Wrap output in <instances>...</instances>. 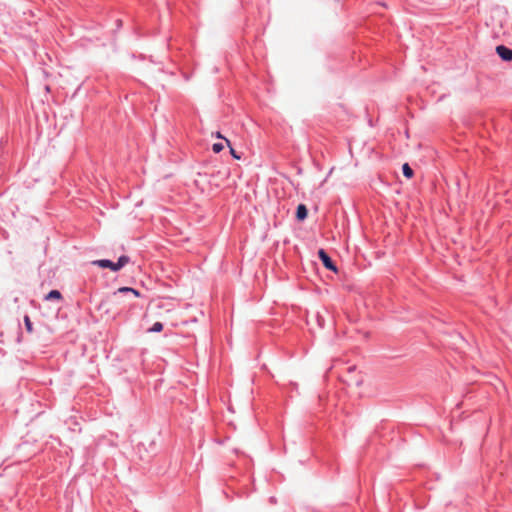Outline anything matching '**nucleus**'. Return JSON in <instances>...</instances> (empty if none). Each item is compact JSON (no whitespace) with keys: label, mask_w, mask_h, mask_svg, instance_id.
Masks as SVG:
<instances>
[{"label":"nucleus","mask_w":512,"mask_h":512,"mask_svg":"<svg viewBox=\"0 0 512 512\" xmlns=\"http://www.w3.org/2000/svg\"><path fill=\"white\" fill-rule=\"evenodd\" d=\"M231 154L234 158L239 159L240 157L236 154V152L231 148Z\"/></svg>","instance_id":"nucleus-14"},{"label":"nucleus","mask_w":512,"mask_h":512,"mask_svg":"<svg viewBox=\"0 0 512 512\" xmlns=\"http://www.w3.org/2000/svg\"><path fill=\"white\" fill-rule=\"evenodd\" d=\"M163 324L161 322H155L151 328H149V332L158 333L163 330Z\"/></svg>","instance_id":"nucleus-10"},{"label":"nucleus","mask_w":512,"mask_h":512,"mask_svg":"<svg viewBox=\"0 0 512 512\" xmlns=\"http://www.w3.org/2000/svg\"><path fill=\"white\" fill-rule=\"evenodd\" d=\"M93 265H96L100 268H108L114 272H116V266H115V262L109 260V259H99V260H95L93 261Z\"/></svg>","instance_id":"nucleus-3"},{"label":"nucleus","mask_w":512,"mask_h":512,"mask_svg":"<svg viewBox=\"0 0 512 512\" xmlns=\"http://www.w3.org/2000/svg\"><path fill=\"white\" fill-rule=\"evenodd\" d=\"M365 382V376L362 373H359L358 376L354 379L353 384L356 387H361Z\"/></svg>","instance_id":"nucleus-11"},{"label":"nucleus","mask_w":512,"mask_h":512,"mask_svg":"<svg viewBox=\"0 0 512 512\" xmlns=\"http://www.w3.org/2000/svg\"><path fill=\"white\" fill-rule=\"evenodd\" d=\"M62 298L61 293L58 290H51L46 296L45 300H60Z\"/></svg>","instance_id":"nucleus-7"},{"label":"nucleus","mask_w":512,"mask_h":512,"mask_svg":"<svg viewBox=\"0 0 512 512\" xmlns=\"http://www.w3.org/2000/svg\"><path fill=\"white\" fill-rule=\"evenodd\" d=\"M23 321H24V325H25V329H26V331H27L28 333H32V332H33V324H32V322H31V319H30V317H29V315H28V314H26V315L24 316Z\"/></svg>","instance_id":"nucleus-8"},{"label":"nucleus","mask_w":512,"mask_h":512,"mask_svg":"<svg viewBox=\"0 0 512 512\" xmlns=\"http://www.w3.org/2000/svg\"><path fill=\"white\" fill-rule=\"evenodd\" d=\"M355 371V368H349V372H354Z\"/></svg>","instance_id":"nucleus-15"},{"label":"nucleus","mask_w":512,"mask_h":512,"mask_svg":"<svg viewBox=\"0 0 512 512\" xmlns=\"http://www.w3.org/2000/svg\"><path fill=\"white\" fill-rule=\"evenodd\" d=\"M130 262V257L127 255H121L115 262L116 272L121 270L126 264Z\"/></svg>","instance_id":"nucleus-5"},{"label":"nucleus","mask_w":512,"mask_h":512,"mask_svg":"<svg viewBox=\"0 0 512 512\" xmlns=\"http://www.w3.org/2000/svg\"><path fill=\"white\" fill-rule=\"evenodd\" d=\"M216 137H217V138L224 139V140L227 142V144H228V145H230L229 140H227L226 138H224V137L221 135V133H220V132H217V133H216Z\"/></svg>","instance_id":"nucleus-13"},{"label":"nucleus","mask_w":512,"mask_h":512,"mask_svg":"<svg viewBox=\"0 0 512 512\" xmlns=\"http://www.w3.org/2000/svg\"><path fill=\"white\" fill-rule=\"evenodd\" d=\"M402 171L405 177L411 178L413 176V170L408 163L403 164Z\"/></svg>","instance_id":"nucleus-9"},{"label":"nucleus","mask_w":512,"mask_h":512,"mask_svg":"<svg viewBox=\"0 0 512 512\" xmlns=\"http://www.w3.org/2000/svg\"><path fill=\"white\" fill-rule=\"evenodd\" d=\"M308 214V210L304 204H299L296 211V217L299 221H303Z\"/></svg>","instance_id":"nucleus-4"},{"label":"nucleus","mask_w":512,"mask_h":512,"mask_svg":"<svg viewBox=\"0 0 512 512\" xmlns=\"http://www.w3.org/2000/svg\"><path fill=\"white\" fill-rule=\"evenodd\" d=\"M118 293L122 294H132L134 297H140V292L134 288L131 287H121L118 289Z\"/></svg>","instance_id":"nucleus-6"},{"label":"nucleus","mask_w":512,"mask_h":512,"mask_svg":"<svg viewBox=\"0 0 512 512\" xmlns=\"http://www.w3.org/2000/svg\"><path fill=\"white\" fill-rule=\"evenodd\" d=\"M224 149V145L221 142L214 143L212 145V150L214 153H220Z\"/></svg>","instance_id":"nucleus-12"},{"label":"nucleus","mask_w":512,"mask_h":512,"mask_svg":"<svg viewBox=\"0 0 512 512\" xmlns=\"http://www.w3.org/2000/svg\"><path fill=\"white\" fill-rule=\"evenodd\" d=\"M496 52L504 61H512V50L510 48L499 45L496 47Z\"/></svg>","instance_id":"nucleus-2"},{"label":"nucleus","mask_w":512,"mask_h":512,"mask_svg":"<svg viewBox=\"0 0 512 512\" xmlns=\"http://www.w3.org/2000/svg\"><path fill=\"white\" fill-rule=\"evenodd\" d=\"M318 256L319 258L321 259L323 265L333 271V272H337V267L335 266V264L332 262L331 258L329 257V255L323 250V249H320L318 251Z\"/></svg>","instance_id":"nucleus-1"}]
</instances>
